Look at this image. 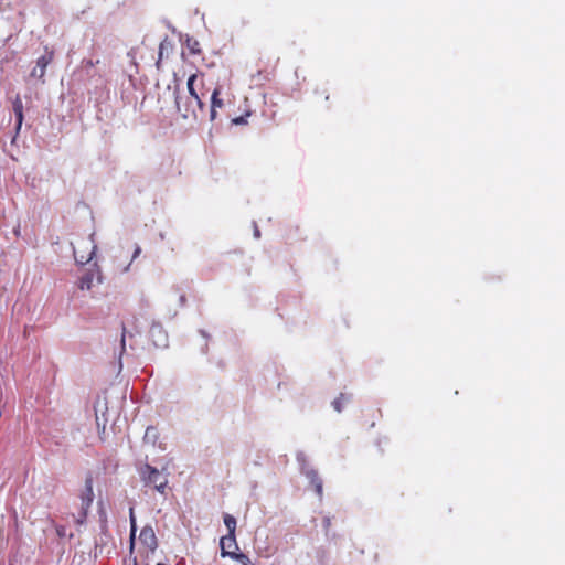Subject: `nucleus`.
Instances as JSON below:
<instances>
[{"instance_id":"4be33fe9","label":"nucleus","mask_w":565,"mask_h":565,"mask_svg":"<svg viewBox=\"0 0 565 565\" xmlns=\"http://www.w3.org/2000/svg\"><path fill=\"white\" fill-rule=\"evenodd\" d=\"M157 565H168V564H164V563H158Z\"/></svg>"},{"instance_id":"423d86ee","label":"nucleus","mask_w":565,"mask_h":565,"mask_svg":"<svg viewBox=\"0 0 565 565\" xmlns=\"http://www.w3.org/2000/svg\"><path fill=\"white\" fill-rule=\"evenodd\" d=\"M220 545H221V555L223 557H226V556L231 557L232 554L236 553L234 550L238 548L235 534H227L225 536H222L221 541H220Z\"/></svg>"},{"instance_id":"39448f33","label":"nucleus","mask_w":565,"mask_h":565,"mask_svg":"<svg viewBox=\"0 0 565 565\" xmlns=\"http://www.w3.org/2000/svg\"><path fill=\"white\" fill-rule=\"evenodd\" d=\"M54 58V51L45 49V54L40 56L36 61V66L32 70L31 76L42 79L45 75L47 65Z\"/></svg>"},{"instance_id":"f8f14e48","label":"nucleus","mask_w":565,"mask_h":565,"mask_svg":"<svg viewBox=\"0 0 565 565\" xmlns=\"http://www.w3.org/2000/svg\"><path fill=\"white\" fill-rule=\"evenodd\" d=\"M231 558L236 559L242 565H255L252 559L244 553H235L231 555Z\"/></svg>"},{"instance_id":"aec40b11","label":"nucleus","mask_w":565,"mask_h":565,"mask_svg":"<svg viewBox=\"0 0 565 565\" xmlns=\"http://www.w3.org/2000/svg\"><path fill=\"white\" fill-rule=\"evenodd\" d=\"M244 121H245V120H244V118H243V117H237V118H235V119L233 120V122H234V124H237V125H238V124H243Z\"/></svg>"},{"instance_id":"9b49d317","label":"nucleus","mask_w":565,"mask_h":565,"mask_svg":"<svg viewBox=\"0 0 565 565\" xmlns=\"http://www.w3.org/2000/svg\"><path fill=\"white\" fill-rule=\"evenodd\" d=\"M224 524L228 531V534H235L236 519L231 514L224 515Z\"/></svg>"},{"instance_id":"6ab92c4d","label":"nucleus","mask_w":565,"mask_h":565,"mask_svg":"<svg viewBox=\"0 0 565 565\" xmlns=\"http://www.w3.org/2000/svg\"><path fill=\"white\" fill-rule=\"evenodd\" d=\"M85 67H93L95 65V63L93 62V60H86V61H83Z\"/></svg>"},{"instance_id":"f03ea898","label":"nucleus","mask_w":565,"mask_h":565,"mask_svg":"<svg viewBox=\"0 0 565 565\" xmlns=\"http://www.w3.org/2000/svg\"><path fill=\"white\" fill-rule=\"evenodd\" d=\"M141 480L146 486H153L160 493H164L168 479L157 468L146 463L139 470Z\"/></svg>"},{"instance_id":"a211bd4d","label":"nucleus","mask_w":565,"mask_h":565,"mask_svg":"<svg viewBox=\"0 0 565 565\" xmlns=\"http://www.w3.org/2000/svg\"><path fill=\"white\" fill-rule=\"evenodd\" d=\"M141 253V248L139 245H136L135 246V250H134V254H132V260L136 259Z\"/></svg>"},{"instance_id":"0eeeda50","label":"nucleus","mask_w":565,"mask_h":565,"mask_svg":"<svg viewBox=\"0 0 565 565\" xmlns=\"http://www.w3.org/2000/svg\"><path fill=\"white\" fill-rule=\"evenodd\" d=\"M140 542L146 545L149 550L157 547V537L151 526H145L139 534Z\"/></svg>"},{"instance_id":"2eb2a0df","label":"nucleus","mask_w":565,"mask_h":565,"mask_svg":"<svg viewBox=\"0 0 565 565\" xmlns=\"http://www.w3.org/2000/svg\"><path fill=\"white\" fill-rule=\"evenodd\" d=\"M168 41H167V38L160 42V45H159V53H158V60H157V66L159 67L160 63H161V60H162V55H163V51L167 49V45H168Z\"/></svg>"},{"instance_id":"412c9836","label":"nucleus","mask_w":565,"mask_h":565,"mask_svg":"<svg viewBox=\"0 0 565 565\" xmlns=\"http://www.w3.org/2000/svg\"><path fill=\"white\" fill-rule=\"evenodd\" d=\"M330 524H331L330 519H329V518L324 519V525H326V527H329V526H330Z\"/></svg>"},{"instance_id":"f257e3e1","label":"nucleus","mask_w":565,"mask_h":565,"mask_svg":"<svg viewBox=\"0 0 565 565\" xmlns=\"http://www.w3.org/2000/svg\"><path fill=\"white\" fill-rule=\"evenodd\" d=\"M186 88L189 96L184 102L177 98V108L184 118L193 117L196 119L205 113L203 75L192 74L188 78Z\"/></svg>"},{"instance_id":"ddd939ff","label":"nucleus","mask_w":565,"mask_h":565,"mask_svg":"<svg viewBox=\"0 0 565 565\" xmlns=\"http://www.w3.org/2000/svg\"><path fill=\"white\" fill-rule=\"evenodd\" d=\"M311 483L315 487V491L319 497H322V480L318 475H313L311 478Z\"/></svg>"},{"instance_id":"6e6552de","label":"nucleus","mask_w":565,"mask_h":565,"mask_svg":"<svg viewBox=\"0 0 565 565\" xmlns=\"http://www.w3.org/2000/svg\"><path fill=\"white\" fill-rule=\"evenodd\" d=\"M221 96V88L215 87L211 95V107H210V120L213 121L217 117V108H222L224 106L223 99Z\"/></svg>"},{"instance_id":"4468645a","label":"nucleus","mask_w":565,"mask_h":565,"mask_svg":"<svg viewBox=\"0 0 565 565\" xmlns=\"http://www.w3.org/2000/svg\"><path fill=\"white\" fill-rule=\"evenodd\" d=\"M186 45H188V49L190 50V52L192 54H200L201 53L200 43L196 40H193V41L188 40Z\"/></svg>"},{"instance_id":"9d476101","label":"nucleus","mask_w":565,"mask_h":565,"mask_svg":"<svg viewBox=\"0 0 565 565\" xmlns=\"http://www.w3.org/2000/svg\"><path fill=\"white\" fill-rule=\"evenodd\" d=\"M12 108H13V113H14L15 119H17L15 130H17V132H19V130L21 129L22 122H23V118H24L23 103L19 95H17L15 98L13 99Z\"/></svg>"},{"instance_id":"20e7f679","label":"nucleus","mask_w":565,"mask_h":565,"mask_svg":"<svg viewBox=\"0 0 565 565\" xmlns=\"http://www.w3.org/2000/svg\"><path fill=\"white\" fill-rule=\"evenodd\" d=\"M81 511L78 513V523H83L87 516L88 510L94 501V491H93V477L87 476L85 479V488L82 491L81 495Z\"/></svg>"},{"instance_id":"dca6fc26","label":"nucleus","mask_w":565,"mask_h":565,"mask_svg":"<svg viewBox=\"0 0 565 565\" xmlns=\"http://www.w3.org/2000/svg\"><path fill=\"white\" fill-rule=\"evenodd\" d=\"M342 397H343V395L341 394V396H340V397L335 398V399L332 402V405H333L334 409H335L337 412H339V413L342 411Z\"/></svg>"},{"instance_id":"7ed1b4c3","label":"nucleus","mask_w":565,"mask_h":565,"mask_svg":"<svg viewBox=\"0 0 565 565\" xmlns=\"http://www.w3.org/2000/svg\"><path fill=\"white\" fill-rule=\"evenodd\" d=\"M96 245L90 237L78 238L73 243L74 258L78 264H87L95 254Z\"/></svg>"},{"instance_id":"f3484780","label":"nucleus","mask_w":565,"mask_h":565,"mask_svg":"<svg viewBox=\"0 0 565 565\" xmlns=\"http://www.w3.org/2000/svg\"><path fill=\"white\" fill-rule=\"evenodd\" d=\"M130 518H131V539H134L135 532H136V523H135L132 509L130 510Z\"/></svg>"},{"instance_id":"1a4fd4ad","label":"nucleus","mask_w":565,"mask_h":565,"mask_svg":"<svg viewBox=\"0 0 565 565\" xmlns=\"http://www.w3.org/2000/svg\"><path fill=\"white\" fill-rule=\"evenodd\" d=\"M95 280H97V282H100L102 281V275L99 271H94V270H89L87 271L85 275H83L79 279V284H78V287L82 289V290H89Z\"/></svg>"}]
</instances>
